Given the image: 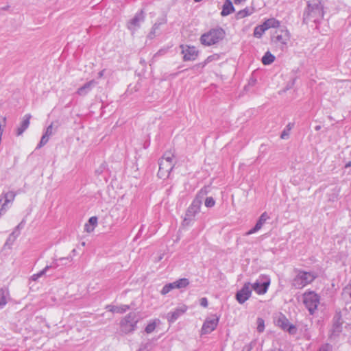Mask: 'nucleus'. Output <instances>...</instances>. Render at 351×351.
Listing matches in <instances>:
<instances>
[{"instance_id":"ea45409f","label":"nucleus","mask_w":351,"mask_h":351,"mask_svg":"<svg viewBox=\"0 0 351 351\" xmlns=\"http://www.w3.org/2000/svg\"><path fill=\"white\" fill-rule=\"evenodd\" d=\"M97 217H91L89 219H88V224L92 226V227H93L95 228V227L97 225Z\"/></svg>"},{"instance_id":"6e6552de","label":"nucleus","mask_w":351,"mask_h":351,"mask_svg":"<svg viewBox=\"0 0 351 351\" xmlns=\"http://www.w3.org/2000/svg\"><path fill=\"white\" fill-rule=\"evenodd\" d=\"M270 285V278L267 276H260L255 282L251 284L252 291L254 290L257 294H265Z\"/></svg>"},{"instance_id":"3c124183","label":"nucleus","mask_w":351,"mask_h":351,"mask_svg":"<svg viewBox=\"0 0 351 351\" xmlns=\"http://www.w3.org/2000/svg\"><path fill=\"white\" fill-rule=\"evenodd\" d=\"M235 4H239L242 2L245 1V0H234Z\"/></svg>"},{"instance_id":"4be33fe9","label":"nucleus","mask_w":351,"mask_h":351,"mask_svg":"<svg viewBox=\"0 0 351 351\" xmlns=\"http://www.w3.org/2000/svg\"><path fill=\"white\" fill-rule=\"evenodd\" d=\"M108 310L112 313H123L130 309V306L126 304H122L119 306H107Z\"/></svg>"},{"instance_id":"4c0bfd02","label":"nucleus","mask_w":351,"mask_h":351,"mask_svg":"<svg viewBox=\"0 0 351 351\" xmlns=\"http://www.w3.org/2000/svg\"><path fill=\"white\" fill-rule=\"evenodd\" d=\"M251 12H250L247 9H244L243 10H241L238 12L237 14V16L239 18H243V17H245L248 15H250L251 14Z\"/></svg>"},{"instance_id":"6ab92c4d","label":"nucleus","mask_w":351,"mask_h":351,"mask_svg":"<svg viewBox=\"0 0 351 351\" xmlns=\"http://www.w3.org/2000/svg\"><path fill=\"white\" fill-rule=\"evenodd\" d=\"M30 119L31 115L29 114H27L24 116L20 126L17 128L16 130V134L18 136L21 135L24 132V131L29 127Z\"/></svg>"},{"instance_id":"c9c22d12","label":"nucleus","mask_w":351,"mask_h":351,"mask_svg":"<svg viewBox=\"0 0 351 351\" xmlns=\"http://www.w3.org/2000/svg\"><path fill=\"white\" fill-rule=\"evenodd\" d=\"M205 206L208 208H212L215 204V201L212 197H208L205 199Z\"/></svg>"},{"instance_id":"f704fd0d","label":"nucleus","mask_w":351,"mask_h":351,"mask_svg":"<svg viewBox=\"0 0 351 351\" xmlns=\"http://www.w3.org/2000/svg\"><path fill=\"white\" fill-rule=\"evenodd\" d=\"M49 136H48L44 134L43 135V136L41 137L40 141L39 144L37 145L36 148L38 149V148H40L43 146H44L49 141Z\"/></svg>"},{"instance_id":"b1692460","label":"nucleus","mask_w":351,"mask_h":351,"mask_svg":"<svg viewBox=\"0 0 351 351\" xmlns=\"http://www.w3.org/2000/svg\"><path fill=\"white\" fill-rule=\"evenodd\" d=\"M174 289L185 288L189 285V280L187 278H180L173 282Z\"/></svg>"},{"instance_id":"cd10ccee","label":"nucleus","mask_w":351,"mask_h":351,"mask_svg":"<svg viewBox=\"0 0 351 351\" xmlns=\"http://www.w3.org/2000/svg\"><path fill=\"white\" fill-rule=\"evenodd\" d=\"M160 23H156L153 25L150 32L148 34V38L149 39H153L156 36V34H158V31L160 29Z\"/></svg>"},{"instance_id":"393cba45","label":"nucleus","mask_w":351,"mask_h":351,"mask_svg":"<svg viewBox=\"0 0 351 351\" xmlns=\"http://www.w3.org/2000/svg\"><path fill=\"white\" fill-rule=\"evenodd\" d=\"M275 60V56L269 51H267L262 58V62L265 65H269L273 63Z\"/></svg>"},{"instance_id":"1a4fd4ad","label":"nucleus","mask_w":351,"mask_h":351,"mask_svg":"<svg viewBox=\"0 0 351 351\" xmlns=\"http://www.w3.org/2000/svg\"><path fill=\"white\" fill-rule=\"evenodd\" d=\"M145 21V14L143 10L136 13L134 16L128 22L127 27L134 33L140 27L141 23Z\"/></svg>"},{"instance_id":"72a5a7b5","label":"nucleus","mask_w":351,"mask_h":351,"mask_svg":"<svg viewBox=\"0 0 351 351\" xmlns=\"http://www.w3.org/2000/svg\"><path fill=\"white\" fill-rule=\"evenodd\" d=\"M290 324L286 318L278 319V324L284 330H286V328H288Z\"/></svg>"},{"instance_id":"e433bc0d","label":"nucleus","mask_w":351,"mask_h":351,"mask_svg":"<svg viewBox=\"0 0 351 351\" xmlns=\"http://www.w3.org/2000/svg\"><path fill=\"white\" fill-rule=\"evenodd\" d=\"M257 324H258L257 330L259 332H263V330L265 329L264 320L262 318H258L257 319Z\"/></svg>"},{"instance_id":"412c9836","label":"nucleus","mask_w":351,"mask_h":351,"mask_svg":"<svg viewBox=\"0 0 351 351\" xmlns=\"http://www.w3.org/2000/svg\"><path fill=\"white\" fill-rule=\"evenodd\" d=\"M9 299V291L6 288L0 289V308H3Z\"/></svg>"},{"instance_id":"5fc2aeb1","label":"nucleus","mask_w":351,"mask_h":351,"mask_svg":"<svg viewBox=\"0 0 351 351\" xmlns=\"http://www.w3.org/2000/svg\"><path fill=\"white\" fill-rule=\"evenodd\" d=\"M351 167V161H350V162H347V163L346 164V165H345V167H346V168H348V167Z\"/></svg>"},{"instance_id":"a19ab883","label":"nucleus","mask_w":351,"mask_h":351,"mask_svg":"<svg viewBox=\"0 0 351 351\" xmlns=\"http://www.w3.org/2000/svg\"><path fill=\"white\" fill-rule=\"evenodd\" d=\"M319 351H332V346L328 343L322 345Z\"/></svg>"},{"instance_id":"2eb2a0df","label":"nucleus","mask_w":351,"mask_h":351,"mask_svg":"<svg viewBox=\"0 0 351 351\" xmlns=\"http://www.w3.org/2000/svg\"><path fill=\"white\" fill-rule=\"evenodd\" d=\"M98 82L95 80H91L86 83H85L83 86H80L75 92V94L80 97H85L86 96L92 89L97 86Z\"/></svg>"},{"instance_id":"f8f14e48","label":"nucleus","mask_w":351,"mask_h":351,"mask_svg":"<svg viewBox=\"0 0 351 351\" xmlns=\"http://www.w3.org/2000/svg\"><path fill=\"white\" fill-rule=\"evenodd\" d=\"M181 53L184 55L183 60L184 61L195 60L198 56V51L194 46H188L181 45Z\"/></svg>"},{"instance_id":"4d7b16f0","label":"nucleus","mask_w":351,"mask_h":351,"mask_svg":"<svg viewBox=\"0 0 351 351\" xmlns=\"http://www.w3.org/2000/svg\"><path fill=\"white\" fill-rule=\"evenodd\" d=\"M195 2H200L202 0H194Z\"/></svg>"},{"instance_id":"8fccbe9b","label":"nucleus","mask_w":351,"mask_h":351,"mask_svg":"<svg viewBox=\"0 0 351 351\" xmlns=\"http://www.w3.org/2000/svg\"><path fill=\"white\" fill-rule=\"evenodd\" d=\"M104 72H105V69H103L100 72H99L98 77L99 78H101L104 76Z\"/></svg>"},{"instance_id":"bb28decb","label":"nucleus","mask_w":351,"mask_h":351,"mask_svg":"<svg viewBox=\"0 0 351 351\" xmlns=\"http://www.w3.org/2000/svg\"><path fill=\"white\" fill-rule=\"evenodd\" d=\"M69 257H62V258H60L58 259H54L50 265H47L46 267H49V269L50 268L56 269V268L58 267L59 266H60V261H69Z\"/></svg>"},{"instance_id":"9d476101","label":"nucleus","mask_w":351,"mask_h":351,"mask_svg":"<svg viewBox=\"0 0 351 351\" xmlns=\"http://www.w3.org/2000/svg\"><path fill=\"white\" fill-rule=\"evenodd\" d=\"M252 286L250 282H245L243 287L237 291L236 294V299L239 304H243L251 296Z\"/></svg>"},{"instance_id":"4468645a","label":"nucleus","mask_w":351,"mask_h":351,"mask_svg":"<svg viewBox=\"0 0 351 351\" xmlns=\"http://www.w3.org/2000/svg\"><path fill=\"white\" fill-rule=\"evenodd\" d=\"M188 307L185 304H181L173 311L168 313L166 318L169 323L175 322L181 315L184 314L187 311Z\"/></svg>"},{"instance_id":"9b49d317","label":"nucleus","mask_w":351,"mask_h":351,"mask_svg":"<svg viewBox=\"0 0 351 351\" xmlns=\"http://www.w3.org/2000/svg\"><path fill=\"white\" fill-rule=\"evenodd\" d=\"M289 38V32L288 30L284 29L276 30L271 38L275 43L282 45H287Z\"/></svg>"},{"instance_id":"c756f323","label":"nucleus","mask_w":351,"mask_h":351,"mask_svg":"<svg viewBox=\"0 0 351 351\" xmlns=\"http://www.w3.org/2000/svg\"><path fill=\"white\" fill-rule=\"evenodd\" d=\"M342 295L344 299L351 302V282L343 289Z\"/></svg>"},{"instance_id":"09e8293b","label":"nucleus","mask_w":351,"mask_h":351,"mask_svg":"<svg viewBox=\"0 0 351 351\" xmlns=\"http://www.w3.org/2000/svg\"><path fill=\"white\" fill-rule=\"evenodd\" d=\"M69 260L66 261H60V265H66L69 262H71L72 261V258L71 257H69Z\"/></svg>"},{"instance_id":"20e7f679","label":"nucleus","mask_w":351,"mask_h":351,"mask_svg":"<svg viewBox=\"0 0 351 351\" xmlns=\"http://www.w3.org/2000/svg\"><path fill=\"white\" fill-rule=\"evenodd\" d=\"M302 301L308 313L314 315L320 303V297L315 292L308 291L303 293Z\"/></svg>"},{"instance_id":"49530a36","label":"nucleus","mask_w":351,"mask_h":351,"mask_svg":"<svg viewBox=\"0 0 351 351\" xmlns=\"http://www.w3.org/2000/svg\"><path fill=\"white\" fill-rule=\"evenodd\" d=\"M339 191H340L339 189H337L336 190V194H335L333 196H332V197H330L329 200L335 201V199H337V195H338V193H339Z\"/></svg>"},{"instance_id":"f257e3e1","label":"nucleus","mask_w":351,"mask_h":351,"mask_svg":"<svg viewBox=\"0 0 351 351\" xmlns=\"http://www.w3.org/2000/svg\"><path fill=\"white\" fill-rule=\"evenodd\" d=\"M176 164L174 152L172 150L164 153L159 161L158 176L161 179L167 178Z\"/></svg>"},{"instance_id":"423d86ee","label":"nucleus","mask_w":351,"mask_h":351,"mask_svg":"<svg viewBox=\"0 0 351 351\" xmlns=\"http://www.w3.org/2000/svg\"><path fill=\"white\" fill-rule=\"evenodd\" d=\"M304 19L313 18L314 21L322 18L324 16L323 6L319 0H309L307 2V8L304 14Z\"/></svg>"},{"instance_id":"f3484780","label":"nucleus","mask_w":351,"mask_h":351,"mask_svg":"<svg viewBox=\"0 0 351 351\" xmlns=\"http://www.w3.org/2000/svg\"><path fill=\"white\" fill-rule=\"evenodd\" d=\"M269 219V216L266 212H264L262 213V215L260 216L258 220L257 221L256 225L253 228L247 231L245 235L248 236L252 234H254L257 232L258 230H260L263 226L265 224L266 221Z\"/></svg>"},{"instance_id":"aec40b11","label":"nucleus","mask_w":351,"mask_h":351,"mask_svg":"<svg viewBox=\"0 0 351 351\" xmlns=\"http://www.w3.org/2000/svg\"><path fill=\"white\" fill-rule=\"evenodd\" d=\"M234 10V9L232 1L230 0H226L223 5L221 14L223 16H228L233 12Z\"/></svg>"},{"instance_id":"864d4df0","label":"nucleus","mask_w":351,"mask_h":351,"mask_svg":"<svg viewBox=\"0 0 351 351\" xmlns=\"http://www.w3.org/2000/svg\"><path fill=\"white\" fill-rule=\"evenodd\" d=\"M292 128V125L291 123H289L287 125V131H289Z\"/></svg>"},{"instance_id":"2f4dec72","label":"nucleus","mask_w":351,"mask_h":351,"mask_svg":"<svg viewBox=\"0 0 351 351\" xmlns=\"http://www.w3.org/2000/svg\"><path fill=\"white\" fill-rule=\"evenodd\" d=\"M219 58V56L217 54H213V55L209 56L201 64L204 67L207 64H208L213 61L218 60Z\"/></svg>"},{"instance_id":"7c9ffc66","label":"nucleus","mask_w":351,"mask_h":351,"mask_svg":"<svg viewBox=\"0 0 351 351\" xmlns=\"http://www.w3.org/2000/svg\"><path fill=\"white\" fill-rule=\"evenodd\" d=\"M48 270H49V267H45L43 269H42L37 274H33L31 276V279L34 281L38 280V279L41 278L42 276H43L47 273V271Z\"/></svg>"},{"instance_id":"6e6d98bb","label":"nucleus","mask_w":351,"mask_h":351,"mask_svg":"<svg viewBox=\"0 0 351 351\" xmlns=\"http://www.w3.org/2000/svg\"><path fill=\"white\" fill-rule=\"evenodd\" d=\"M319 129H320V126L319 125L315 127V130H319Z\"/></svg>"},{"instance_id":"f03ea898","label":"nucleus","mask_w":351,"mask_h":351,"mask_svg":"<svg viewBox=\"0 0 351 351\" xmlns=\"http://www.w3.org/2000/svg\"><path fill=\"white\" fill-rule=\"evenodd\" d=\"M296 275L293 279L292 286L295 289H302L311 283L317 277L314 272L295 270Z\"/></svg>"},{"instance_id":"a211bd4d","label":"nucleus","mask_w":351,"mask_h":351,"mask_svg":"<svg viewBox=\"0 0 351 351\" xmlns=\"http://www.w3.org/2000/svg\"><path fill=\"white\" fill-rule=\"evenodd\" d=\"M342 324L341 317L339 315H336L333 318V324L331 329V334L332 336H338L342 330Z\"/></svg>"},{"instance_id":"79ce46f5","label":"nucleus","mask_w":351,"mask_h":351,"mask_svg":"<svg viewBox=\"0 0 351 351\" xmlns=\"http://www.w3.org/2000/svg\"><path fill=\"white\" fill-rule=\"evenodd\" d=\"M45 134L49 137L53 134V124L52 123L47 128Z\"/></svg>"},{"instance_id":"39448f33","label":"nucleus","mask_w":351,"mask_h":351,"mask_svg":"<svg viewBox=\"0 0 351 351\" xmlns=\"http://www.w3.org/2000/svg\"><path fill=\"white\" fill-rule=\"evenodd\" d=\"M138 320L137 313L130 312L121 319L120 322L121 331L124 334L133 332L136 328Z\"/></svg>"},{"instance_id":"58836bf2","label":"nucleus","mask_w":351,"mask_h":351,"mask_svg":"<svg viewBox=\"0 0 351 351\" xmlns=\"http://www.w3.org/2000/svg\"><path fill=\"white\" fill-rule=\"evenodd\" d=\"M285 331H287L291 335H295L297 332V328L293 324H290L288 328H286Z\"/></svg>"},{"instance_id":"de8ad7c7","label":"nucleus","mask_w":351,"mask_h":351,"mask_svg":"<svg viewBox=\"0 0 351 351\" xmlns=\"http://www.w3.org/2000/svg\"><path fill=\"white\" fill-rule=\"evenodd\" d=\"M14 234V232H12V234H10L9 238L8 239L7 243L11 240H12V241L14 240L15 237Z\"/></svg>"},{"instance_id":"ddd939ff","label":"nucleus","mask_w":351,"mask_h":351,"mask_svg":"<svg viewBox=\"0 0 351 351\" xmlns=\"http://www.w3.org/2000/svg\"><path fill=\"white\" fill-rule=\"evenodd\" d=\"M219 322V317L216 315H212L208 317L202 328V334H208L213 331Z\"/></svg>"},{"instance_id":"0eeeda50","label":"nucleus","mask_w":351,"mask_h":351,"mask_svg":"<svg viewBox=\"0 0 351 351\" xmlns=\"http://www.w3.org/2000/svg\"><path fill=\"white\" fill-rule=\"evenodd\" d=\"M205 194V192L201 191L192 202L186 213V217H188L189 219L194 217L195 215L200 211V208L202 204V199Z\"/></svg>"},{"instance_id":"a878e982","label":"nucleus","mask_w":351,"mask_h":351,"mask_svg":"<svg viewBox=\"0 0 351 351\" xmlns=\"http://www.w3.org/2000/svg\"><path fill=\"white\" fill-rule=\"evenodd\" d=\"M160 320L157 319L151 321L145 327V331L146 333H152L155 330L156 326L160 324Z\"/></svg>"},{"instance_id":"7ed1b4c3","label":"nucleus","mask_w":351,"mask_h":351,"mask_svg":"<svg viewBox=\"0 0 351 351\" xmlns=\"http://www.w3.org/2000/svg\"><path fill=\"white\" fill-rule=\"evenodd\" d=\"M225 36V32L221 28H214L200 37V43L205 46H210L219 43Z\"/></svg>"},{"instance_id":"dca6fc26","label":"nucleus","mask_w":351,"mask_h":351,"mask_svg":"<svg viewBox=\"0 0 351 351\" xmlns=\"http://www.w3.org/2000/svg\"><path fill=\"white\" fill-rule=\"evenodd\" d=\"M4 202L2 204V198L0 199V215L3 214L7 209V204L14 201L16 193L14 191H9L2 194Z\"/></svg>"},{"instance_id":"5701e85b","label":"nucleus","mask_w":351,"mask_h":351,"mask_svg":"<svg viewBox=\"0 0 351 351\" xmlns=\"http://www.w3.org/2000/svg\"><path fill=\"white\" fill-rule=\"evenodd\" d=\"M263 27H265V29H268L269 28H276L280 25V22L274 18H271L266 20L263 23Z\"/></svg>"},{"instance_id":"c03bdc74","label":"nucleus","mask_w":351,"mask_h":351,"mask_svg":"<svg viewBox=\"0 0 351 351\" xmlns=\"http://www.w3.org/2000/svg\"><path fill=\"white\" fill-rule=\"evenodd\" d=\"M84 229L87 232H91L94 230V228L88 223H86L84 226Z\"/></svg>"},{"instance_id":"c85d7f7f","label":"nucleus","mask_w":351,"mask_h":351,"mask_svg":"<svg viewBox=\"0 0 351 351\" xmlns=\"http://www.w3.org/2000/svg\"><path fill=\"white\" fill-rule=\"evenodd\" d=\"M266 30L265 27H263V24L258 25L254 29V36L256 38H261Z\"/></svg>"},{"instance_id":"37998d69","label":"nucleus","mask_w":351,"mask_h":351,"mask_svg":"<svg viewBox=\"0 0 351 351\" xmlns=\"http://www.w3.org/2000/svg\"><path fill=\"white\" fill-rule=\"evenodd\" d=\"M208 300L206 298H202L200 299V305L202 306L203 307H207L208 306Z\"/></svg>"},{"instance_id":"a18cd8bd","label":"nucleus","mask_w":351,"mask_h":351,"mask_svg":"<svg viewBox=\"0 0 351 351\" xmlns=\"http://www.w3.org/2000/svg\"><path fill=\"white\" fill-rule=\"evenodd\" d=\"M289 136V131H287V130H284L282 134H281V136H280V138H282V139H286Z\"/></svg>"},{"instance_id":"473e14b6","label":"nucleus","mask_w":351,"mask_h":351,"mask_svg":"<svg viewBox=\"0 0 351 351\" xmlns=\"http://www.w3.org/2000/svg\"><path fill=\"white\" fill-rule=\"evenodd\" d=\"M173 289H174V287H173V282L169 283V284L165 285L162 287L160 293H161L162 295H166V294L169 293Z\"/></svg>"},{"instance_id":"603ef678","label":"nucleus","mask_w":351,"mask_h":351,"mask_svg":"<svg viewBox=\"0 0 351 351\" xmlns=\"http://www.w3.org/2000/svg\"><path fill=\"white\" fill-rule=\"evenodd\" d=\"M267 351H282V350H281L280 348H274Z\"/></svg>"}]
</instances>
